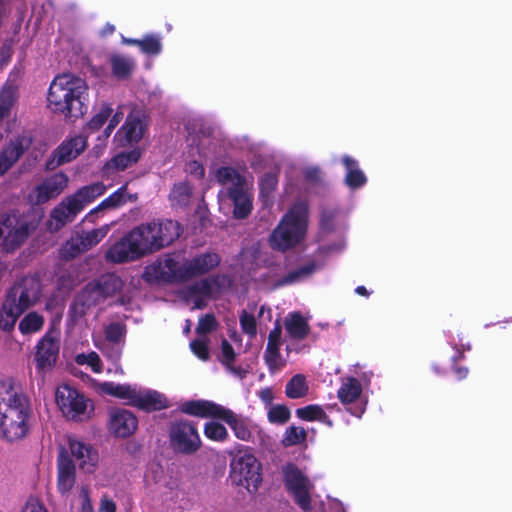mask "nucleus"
Masks as SVG:
<instances>
[{
	"instance_id": "41",
	"label": "nucleus",
	"mask_w": 512,
	"mask_h": 512,
	"mask_svg": "<svg viewBox=\"0 0 512 512\" xmlns=\"http://www.w3.org/2000/svg\"><path fill=\"white\" fill-rule=\"evenodd\" d=\"M318 268L319 266L316 263L309 262L300 268L288 273L287 276L281 281V284H293L303 281L312 275Z\"/></svg>"
},
{
	"instance_id": "13",
	"label": "nucleus",
	"mask_w": 512,
	"mask_h": 512,
	"mask_svg": "<svg viewBox=\"0 0 512 512\" xmlns=\"http://www.w3.org/2000/svg\"><path fill=\"white\" fill-rule=\"evenodd\" d=\"M39 219L30 221L27 217L8 214L0 218V246L6 251L17 249L36 228Z\"/></svg>"
},
{
	"instance_id": "1",
	"label": "nucleus",
	"mask_w": 512,
	"mask_h": 512,
	"mask_svg": "<svg viewBox=\"0 0 512 512\" xmlns=\"http://www.w3.org/2000/svg\"><path fill=\"white\" fill-rule=\"evenodd\" d=\"M180 226L172 220L141 224L110 246L106 259L113 263L135 261L172 243Z\"/></svg>"
},
{
	"instance_id": "42",
	"label": "nucleus",
	"mask_w": 512,
	"mask_h": 512,
	"mask_svg": "<svg viewBox=\"0 0 512 512\" xmlns=\"http://www.w3.org/2000/svg\"><path fill=\"white\" fill-rule=\"evenodd\" d=\"M291 412L286 405H270L267 411V419L271 424L283 425L289 421Z\"/></svg>"
},
{
	"instance_id": "18",
	"label": "nucleus",
	"mask_w": 512,
	"mask_h": 512,
	"mask_svg": "<svg viewBox=\"0 0 512 512\" xmlns=\"http://www.w3.org/2000/svg\"><path fill=\"white\" fill-rule=\"evenodd\" d=\"M104 300L102 292L94 283H89L76 297L70 313L74 321L83 318L90 310Z\"/></svg>"
},
{
	"instance_id": "50",
	"label": "nucleus",
	"mask_w": 512,
	"mask_h": 512,
	"mask_svg": "<svg viewBox=\"0 0 512 512\" xmlns=\"http://www.w3.org/2000/svg\"><path fill=\"white\" fill-rule=\"evenodd\" d=\"M126 329L121 323H112L105 329L106 339L112 343H119L125 336Z\"/></svg>"
},
{
	"instance_id": "8",
	"label": "nucleus",
	"mask_w": 512,
	"mask_h": 512,
	"mask_svg": "<svg viewBox=\"0 0 512 512\" xmlns=\"http://www.w3.org/2000/svg\"><path fill=\"white\" fill-rule=\"evenodd\" d=\"M93 387L100 395H110L123 400L126 404L143 410H160L169 407L165 395L155 390L144 389L137 385L116 384L114 382H97L92 380Z\"/></svg>"
},
{
	"instance_id": "5",
	"label": "nucleus",
	"mask_w": 512,
	"mask_h": 512,
	"mask_svg": "<svg viewBox=\"0 0 512 512\" xmlns=\"http://www.w3.org/2000/svg\"><path fill=\"white\" fill-rule=\"evenodd\" d=\"M220 263L216 253H204L190 259L181 255L167 256L147 266L145 277L148 281L186 280L209 272Z\"/></svg>"
},
{
	"instance_id": "48",
	"label": "nucleus",
	"mask_w": 512,
	"mask_h": 512,
	"mask_svg": "<svg viewBox=\"0 0 512 512\" xmlns=\"http://www.w3.org/2000/svg\"><path fill=\"white\" fill-rule=\"evenodd\" d=\"M139 47L141 51L145 54L157 55L162 50L161 39L159 36L156 35H148L141 39Z\"/></svg>"
},
{
	"instance_id": "37",
	"label": "nucleus",
	"mask_w": 512,
	"mask_h": 512,
	"mask_svg": "<svg viewBox=\"0 0 512 512\" xmlns=\"http://www.w3.org/2000/svg\"><path fill=\"white\" fill-rule=\"evenodd\" d=\"M309 392L306 377L302 374L294 375L285 386V394L290 399L305 397Z\"/></svg>"
},
{
	"instance_id": "40",
	"label": "nucleus",
	"mask_w": 512,
	"mask_h": 512,
	"mask_svg": "<svg viewBox=\"0 0 512 512\" xmlns=\"http://www.w3.org/2000/svg\"><path fill=\"white\" fill-rule=\"evenodd\" d=\"M45 320L44 317L37 312H29L19 323V331L23 335L37 333L42 330Z\"/></svg>"
},
{
	"instance_id": "59",
	"label": "nucleus",
	"mask_w": 512,
	"mask_h": 512,
	"mask_svg": "<svg viewBox=\"0 0 512 512\" xmlns=\"http://www.w3.org/2000/svg\"><path fill=\"white\" fill-rule=\"evenodd\" d=\"M122 118H123V113L119 112V111H117L112 116V118L109 121L108 126L104 130V139H107L110 136V134L112 133L114 128L119 124V122L122 120Z\"/></svg>"
},
{
	"instance_id": "55",
	"label": "nucleus",
	"mask_w": 512,
	"mask_h": 512,
	"mask_svg": "<svg viewBox=\"0 0 512 512\" xmlns=\"http://www.w3.org/2000/svg\"><path fill=\"white\" fill-rule=\"evenodd\" d=\"M216 326L215 318L212 315H206L199 320L197 326V333L199 336L205 335L206 333L212 331Z\"/></svg>"
},
{
	"instance_id": "39",
	"label": "nucleus",
	"mask_w": 512,
	"mask_h": 512,
	"mask_svg": "<svg viewBox=\"0 0 512 512\" xmlns=\"http://www.w3.org/2000/svg\"><path fill=\"white\" fill-rule=\"evenodd\" d=\"M93 283L99 287L104 299L116 294L123 287V282L120 277L114 274L104 275Z\"/></svg>"
},
{
	"instance_id": "6",
	"label": "nucleus",
	"mask_w": 512,
	"mask_h": 512,
	"mask_svg": "<svg viewBox=\"0 0 512 512\" xmlns=\"http://www.w3.org/2000/svg\"><path fill=\"white\" fill-rule=\"evenodd\" d=\"M182 411L197 417L223 420L230 427L234 436L241 441L252 443L265 441L264 430L252 419L212 401H188L182 405Z\"/></svg>"
},
{
	"instance_id": "47",
	"label": "nucleus",
	"mask_w": 512,
	"mask_h": 512,
	"mask_svg": "<svg viewBox=\"0 0 512 512\" xmlns=\"http://www.w3.org/2000/svg\"><path fill=\"white\" fill-rule=\"evenodd\" d=\"M84 253L76 235L72 236L61 248L60 256L63 259H72Z\"/></svg>"
},
{
	"instance_id": "63",
	"label": "nucleus",
	"mask_w": 512,
	"mask_h": 512,
	"mask_svg": "<svg viewBox=\"0 0 512 512\" xmlns=\"http://www.w3.org/2000/svg\"><path fill=\"white\" fill-rule=\"evenodd\" d=\"M259 398L262 400V402H264L268 407H270V405H273L272 404V401H273V398H274V395H273V392L270 388H265V389H262L260 392H259Z\"/></svg>"
},
{
	"instance_id": "31",
	"label": "nucleus",
	"mask_w": 512,
	"mask_h": 512,
	"mask_svg": "<svg viewBox=\"0 0 512 512\" xmlns=\"http://www.w3.org/2000/svg\"><path fill=\"white\" fill-rule=\"evenodd\" d=\"M215 178L218 183L227 186V190L229 188L242 187L250 182L231 167H221L217 169Z\"/></svg>"
},
{
	"instance_id": "62",
	"label": "nucleus",
	"mask_w": 512,
	"mask_h": 512,
	"mask_svg": "<svg viewBox=\"0 0 512 512\" xmlns=\"http://www.w3.org/2000/svg\"><path fill=\"white\" fill-rule=\"evenodd\" d=\"M100 512H116V504L107 496H103L99 507Z\"/></svg>"
},
{
	"instance_id": "25",
	"label": "nucleus",
	"mask_w": 512,
	"mask_h": 512,
	"mask_svg": "<svg viewBox=\"0 0 512 512\" xmlns=\"http://www.w3.org/2000/svg\"><path fill=\"white\" fill-rule=\"evenodd\" d=\"M57 490L66 496L70 494L76 484V465L66 458V456H57Z\"/></svg>"
},
{
	"instance_id": "24",
	"label": "nucleus",
	"mask_w": 512,
	"mask_h": 512,
	"mask_svg": "<svg viewBox=\"0 0 512 512\" xmlns=\"http://www.w3.org/2000/svg\"><path fill=\"white\" fill-rule=\"evenodd\" d=\"M219 288L218 279L202 280L187 289L185 293L186 301L192 303L193 308H201L207 299L218 293Z\"/></svg>"
},
{
	"instance_id": "60",
	"label": "nucleus",
	"mask_w": 512,
	"mask_h": 512,
	"mask_svg": "<svg viewBox=\"0 0 512 512\" xmlns=\"http://www.w3.org/2000/svg\"><path fill=\"white\" fill-rule=\"evenodd\" d=\"M122 118H123V113L119 112V111H117L112 116V118L109 121L108 126L104 130V139H107L110 136V134L112 133L114 128L119 124V122L122 120Z\"/></svg>"
},
{
	"instance_id": "21",
	"label": "nucleus",
	"mask_w": 512,
	"mask_h": 512,
	"mask_svg": "<svg viewBox=\"0 0 512 512\" xmlns=\"http://www.w3.org/2000/svg\"><path fill=\"white\" fill-rule=\"evenodd\" d=\"M30 138L27 136H16L3 146L0 152V176L8 171L20 158L23 152L30 146Z\"/></svg>"
},
{
	"instance_id": "51",
	"label": "nucleus",
	"mask_w": 512,
	"mask_h": 512,
	"mask_svg": "<svg viewBox=\"0 0 512 512\" xmlns=\"http://www.w3.org/2000/svg\"><path fill=\"white\" fill-rule=\"evenodd\" d=\"M260 193L264 198H268L277 185V176L275 173H268L260 180Z\"/></svg>"
},
{
	"instance_id": "29",
	"label": "nucleus",
	"mask_w": 512,
	"mask_h": 512,
	"mask_svg": "<svg viewBox=\"0 0 512 512\" xmlns=\"http://www.w3.org/2000/svg\"><path fill=\"white\" fill-rule=\"evenodd\" d=\"M281 327L277 325L268 336V343L265 352L266 361L270 366L277 367L281 364L280 347L281 341Z\"/></svg>"
},
{
	"instance_id": "54",
	"label": "nucleus",
	"mask_w": 512,
	"mask_h": 512,
	"mask_svg": "<svg viewBox=\"0 0 512 512\" xmlns=\"http://www.w3.org/2000/svg\"><path fill=\"white\" fill-rule=\"evenodd\" d=\"M13 91L5 89L0 93V119L8 112L13 104Z\"/></svg>"
},
{
	"instance_id": "64",
	"label": "nucleus",
	"mask_w": 512,
	"mask_h": 512,
	"mask_svg": "<svg viewBox=\"0 0 512 512\" xmlns=\"http://www.w3.org/2000/svg\"><path fill=\"white\" fill-rule=\"evenodd\" d=\"M304 175L308 180L317 181L320 179L321 172L317 167H307L304 170Z\"/></svg>"
},
{
	"instance_id": "27",
	"label": "nucleus",
	"mask_w": 512,
	"mask_h": 512,
	"mask_svg": "<svg viewBox=\"0 0 512 512\" xmlns=\"http://www.w3.org/2000/svg\"><path fill=\"white\" fill-rule=\"evenodd\" d=\"M252 182L238 187L229 188L228 196L233 202V214L236 218L242 219L247 217L252 210Z\"/></svg>"
},
{
	"instance_id": "33",
	"label": "nucleus",
	"mask_w": 512,
	"mask_h": 512,
	"mask_svg": "<svg viewBox=\"0 0 512 512\" xmlns=\"http://www.w3.org/2000/svg\"><path fill=\"white\" fill-rule=\"evenodd\" d=\"M287 333L295 339H302L308 333L307 320L299 313H291L285 319Z\"/></svg>"
},
{
	"instance_id": "26",
	"label": "nucleus",
	"mask_w": 512,
	"mask_h": 512,
	"mask_svg": "<svg viewBox=\"0 0 512 512\" xmlns=\"http://www.w3.org/2000/svg\"><path fill=\"white\" fill-rule=\"evenodd\" d=\"M87 141L83 136H74L65 140L54 152L52 162L62 165L74 160L86 148Z\"/></svg>"
},
{
	"instance_id": "57",
	"label": "nucleus",
	"mask_w": 512,
	"mask_h": 512,
	"mask_svg": "<svg viewBox=\"0 0 512 512\" xmlns=\"http://www.w3.org/2000/svg\"><path fill=\"white\" fill-rule=\"evenodd\" d=\"M235 353L233 347L226 341L223 340L221 345V362L227 367L234 361Z\"/></svg>"
},
{
	"instance_id": "44",
	"label": "nucleus",
	"mask_w": 512,
	"mask_h": 512,
	"mask_svg": "<svg viewBox=\"0 0 512 512\" xmlns=\"http://www.w3.org/2000/svg\"><path fill=\"white\" fill-rule=\"evenodd\" d=\"M191 193L192 189L187 183L176 184L170 193V201L174 206H184L188 204Z\"/></svg>"
},
{
	"instance_id": "17",
	"label": "nucleus",
	"mask_w": 512,
	"mask_h": 512,
	"mask_svg": "<svg viewBox=\"0 0 512 512\" xmlns=\"http://www.w3.org/2000/svg\"><path fill=\"white\" fill-rule=\"evenodd\" d=\"M68 177L64 173H56L46 178L30 193L29 200L34 204H42L59 196L67 187Z\"/></svg>"
},
{
	"instance_id": "28",
	"label": "nucleus",
	"mask_w": 512,
	"mask_h": 512,
	"mask_svg": "<svg viewBox=\"0 0 512 512\" xmlns=\"http://www.w3.org/2000/svg\"><path fill=\"white\" fill-rule=\"evenodd\" d=\"M342 163L346 168L345 183L349 188L357 189L366 183V177L355 159L344 156Z\"/></svg>"
},
{
	"instance_id": "56",
	"label": "nucleus",
	"mask_w": 512,
	"mask_h": 512,
	"mask_svg": "<svg viewBox=\"0 0 512 512\" xmlns=\"http://www.w3.org/2000/svg\"><path fill=\"white\" fill-rule=\"evenodd\" d=\"M22 512H48V510L38 497L31 496L27 499Z\"/></svg>"
},
{
	"instance_id": "30",
	"label": "nucleus",
	"mask_w": 512,
	"mask_h": 512,
	"mask_svg": "<svg viewBox=\"0 0 512 512\" xmlns=\"http://www.w3.org/2000/svg\"><path fill=\"white\" fill-rule=\"evenodd\" d=\"M23 312L13 303V300L6 298L0 310V328L4 331H11Z\"/></svg>"
},
{
	"instance_id": "15",
	"label": "nucleus",
	"mask_w": 512,
	"mask_h": 512,
	"mask_svg": "<svg viewBox=\"0 0 512 512\" xmlns=\"http://www.w3.org/2000/svg\"><path fill=\"white\" fill-rule=\"evenodd\" d=\"M285 483L293 494L297 504L304 510L310 507V493L313 485L306 476L294 465H288L284 470Z\"/></svg>"
},
{
	"instance_id": "14",
	"label": "nucleus",
	"mask_w": 512,
	"mask_h": 512,
	"mask_svg": "<svg viewBox=\"0 0 512 512\" xmlns=\"http://www.w3.org/2000/svg\"><path fill=\"white\" fill-rule=\"evenodd\" d=\"M170 441L176 451L185 454L197 451L201 445L196 427L187 421H179L171 426Z\"/></svg>"
},
{
	"instance_id": "22",
	"label": "nucleus",
	"mask_w": 512,
	"mask_h": 512,
	"mask_svg": "<svg viewBox=\"0 0 512 512\" xmlns=\"http://www.w3.org/2000/svg\"><path fill=\"white\" fill-rule=\"evenodd\" d=\"M362 392V387L359 381L355 378H346L343 380L339 390H338V398L340 401L345 404H355V408H349L351 414L360 417L365 407L362 402L359 400Z\"/></svg>"
},
{
	"instance_id": "58",
	"label": "nucleus",
	"mask_w": 512,
	"mask_h": 512,
	"mask_svg": "<svg viewBox=\"0 0 512 512\" xmlns=\"http://www.w3.org/2000/svg\"><path fill=\"white\" fill-rule=\"evenodd\" d=\"M185 169L187 173L199 179H201L205 173L203 165L197 160L188 162Z\"/></svg>"
},
{
	"instance_id": "23",
	"label": "nucleus",
	"mask_w": 512,
	"mask_h": 512,
	"mask_svg": "<svg viewBox=\"0 0 512 512\" xmlns=\"http://www.w3.org/2000/svg\"><path fill=\"white\" fill-rule=\"evenodd\" d=\"M35 361L40 370L51 369L57 360L59 343L50 334H46L37 344Z\"/></svg>"
},
{
	"instance_id": "52",
	"label": "nucleus",
	"mask_w": 512,
	"mask_h": 512,
	"mask_svg": "<svg viewBox=\"0 0 512 512\" xmlns=\"http://www.w3.org/2000/svg\"><path fill=\"white\" fill-rule=\"evenodd\" d=\"M192 352L201 360H207L209 358V350L206 343L205 336H199L198 339L190 343Z\"/></svg>"
},
{
	"instance_id": "2",
	"label": "nucleus",
	"mask_w": 512,
	"mask_h": 512,
	"mask_svg": "<svg viewBox=\"0 0 512 512\" xmlns=\"http://www.w3.org/2000/svg\"><path fill=\"white\" fill-rule=\"evenodd\" d=\"M180 226L172 220L141 224L110 246L106 259L113 263L135 261L172 243Z\"/></svg>"
},
{
	"instance_id": "34",
	"label": "nucleus",
	"mask_w": 512,
	"mask_h": 512,
	"mask_svg": "<svg viewBox=\"0 0 512 512\" xmlns=\"http://www.w3.org/2000/svg\"><path fill=\"white\" fill-rule=\"evenodd\" d=\"M109 230L110 226L104 225L91 231L77 233L76 236L82 249L86 252L100 243L106 237Z\"/></svg>"
},
{
	"instance_id": "11",
	"label": "nucleus",
	"mask_w": 512,
	"mask_h": 512,
	"mask_svg": "<svg viewBox=\"0 0 512 512\" xmlns=\"http://www.w3.org/2000/svg\"><path fill=\"white\" fill-rule=\"evenodd\" d=\"M229 478L233 485L256 493L262 483V465L252 452L246 450L231 460Z\"/></svg>"
},
{
	"instance_id": "43",
	"label": "nucleus",
	"mask_w": 512,
	"mask_h": 512,
	"mask_svg": "<svg viewBox=\"0 0 512 512\" xmlns=\"http://www.w3.org/2000/svg\"><path fill=\"white\" fill-rule=\"evenodd\" d=\"M75 362L80 366L88 367L94 373H101L103 370L100 356L94 351L76 355Z\"/></svg>"
},
{
	"instance_id": "12",
	"label": "nucleus",
	"mask_w": 512,
	"mask_h": 512,
	"mask_svg": "<svg viewBox=\"0 0 512 512\" xmlns=\"http://www.w3.org/2000/svg\"><path fill=\"white\" fill-rule=\"evenodd\" d=\"M62 455L86 474H93L99 465L98 451L90 443L74 435L66 436L59 444L57 456Z\"/></svg>"
},
{
	"instance_id": "38",
	"label": "nucleus",
	"mask_w": 512,
	"mask_h": 512,
	"mask_svg": "<svg viewBox=\"0 0 512 512\" xmlns=\"http://www.w3.org/2000/svg\"><path fill=\"white\" fill-rule=\"evenodd\" d=\"M110 64L112 72L117 78L129 76L135 66V62L132 58L119 54L110 57Z\"/></svg>"
},
{
	"instance_id": "61",
	"label": "nucleus",
	"mask_w": 512,
	"mask_h": 512,
	"mask_svg": "<svg viewBox=\"0 0 512 512\" xmlns=\"http://www.w3.org/2000/svg\"><path fill=\"white\" fill-rule=\"evenodd\" d=\"M80 497L82 498V510L83 512H92V504L89 499V491L87 487H81Z\"/></svg>"
},
{
	"instance_id": "49",
	"label": "nucleus",
	"mask_w": 512,
	"mask_h": 512,
	"mask_svg": "<svg viewBox=\"0 0 512 512\" xmlns=\"http://www.w3.org/2000/svg\"><path fill=\"white\" fill-rule=\"evenodd\" d=\"M112 109L108 105H104L100 110L91 118L88 123V129L95 131L101 128L104 123L111 116Z\"/></svg>"
},
{
	"instance_id": "20",
	"label": "nucleus",
	"mask_w": 512,
	"mask_h": 512,
	"mask_svg": "<svg viewBox=\"0 0 512 512\" xmlns=\"http://www.w3.org/2000/svg\"><path fill=\"white\" fill-rule=\"evenodd\" d=\"M138 427L136 416L125 409H115L109 413L108 430L116 437L131 436Z\"/></svg>"
},
{
	"instance_id": "46",
	"label": "nucleus",
	"mask_w": 512,
	"mask_h": 512,
	"mask_svg": "<svg viewBox=\"0 0 512 512\" xmlns=\"http://www.w3.org/2000/svg\"><path fill=\"white\" fill-rule=\"evenodd\" d=\"M204 435L213 441H224L228 438V431L224 425L210 421L204 426Z\"/></svg>"
},
{
	"instance_id": "3",
	"label": "nucleus",
	"mask_w": 512,
	"mask_h": 512,
	"mask_svg": "<svg viewBox=\"0 0 512 512\" xmlns=\"http://www.w3.org/2000/svg\"><path fill=\"white\" fill-rule=\"evenodd\" d=\"M30 414V400L15 381H0V436L11 442L24 438L29 431Z\"/></svg>"
},
{
	"instance_id": "32",
	"label": "nucleus",
	"mask_w": 512,
	"mask_h": 512,
	"mask_svg": "<svg viewBox=\"0 0 512 512\" xmlns=\"http://www.w3.org/2000/svg\"><path fill=\"white\" fill-rule=\"evenodd\" d=\"M140 148L136 147L129 151L121 152L112 158L105 166L106 170H125L126 168L137 163L141 157Z\"/></svg>"
},
{
	"instance_id": "16",
	"label": "nucleus",
	"mask_w": 512,
	"mask_h": 512,
	"mask_svg": "<svg viewBox=\"0 0 512 512\" xmlns=\"http://www.w3.org/2000/svg\"><path fill=\"white\" fill-rule=\"evenodd\" d=\"M40 293L39 280L34 277H25L12 287L6 298L13 300L16 306L25 311L38 302Z\"/></svg>"
},
{
	"instance_id": "36",
	"label": "nucleus",
	"mask_w": 512,
	"mask_h": 512,
	"mask_svg": "<svg viewBox=\"0 0 512 512\" xmlns=\"http://www.w3.org/2000/svg\"><path fill=\"white\" fill-rule=\"evenodd\" d=\"M127 186L124 185L121 188H119L117 191L112 193L109 197L104 199L97 207L92 209L89 214L86 216V219L91 218L94 214L98 213L99 211L105 210V209H111L116 208L127 201V193H126Z\"/></svg>"
},
{
	"instance_id": "35",
	"label": "nucleus",
	"mask_w": 512,
	"mask_h": 512,
	"mask_svg": "<svg viewBox=\"0 0 512 512\" xmlns=\"http://www.w3.org/2000/svg\"><path fill=\"white\" fill-rule=\"evenodd\" d=\"M296 416L304 421H319L332 427L333 423L324 409L316 404L307 405L296 410Z\"/></svg>"
},
{
	"instance_id": "53",
	"label": "nucleus",
	"mask_w": 512,
	"mask_h": 512,
	"mask_svg": "<svg viewBox=\"0 0 512 512\" xmlns=\"http://www.w3.org/2000/svg\"><path fill=\"white\" fill-rule=\"evenodd\" d=\"M240 324L242 330L246 334H248L251 337L256 335V320L253 314L248 313L247 311H243L242 314L240 315Z\"/></svg>"
},
{
	"instance_id": "10",
	"label": "nucleus",
	"mask_w": 512,
	"mask_h": 512,
	"mask_svg": "<svg viewBox=\"0 0 512 512\" xmlns=\"http://www.w3.org/2000/svg\"><path fill=\"white\" fill-rule=\"evenodd\" d=\"M55 401L63 416L68 420L85 422L93 416V401L68 384H61L57 387Z\"/></svg>"
},
{
	"instance_id": "4",
	"label": "nucleus",
	"mask_w": 512,
	"mask_h": 512,
	"mask_svg": "<svg viewBox=\"0 0 512 512\" xmlns=\"http://www.w3.org/2000/svg\"><path fill=\"white\" fill-rule=\"evenodd\" d=\"M89 87L86 81L72 74H61L50 84L47 106L67 119L82 117L88 106Z\"/></svg>"
},
{
	"instance_id": "9",
	"label": "nucleus",
	"mask_w": 512,
	"mask_h": 512,
	"mask_svg": "<svg viewBox=\"0 0 512 512\" xmlns=\"http://www.w3.org/2000/svg\"><path fill=\"white\" fill-rule=\"evenodd\" d=\"M307 230V206L304 203L293 206L282 218L270 235V246L286 251L301 243Z\"/></svg>"
},
{
	"instance_id": "19",
	"label": "nucleus",
	"mask_w": 512,
	"mask_h": 512,
	"mask_svg": "<svg viewBox=\"0 0 512 512\" xmlns=\"http://www.w3.org/2000/svg\"><path fill=\"white\" fill-rule=\"evenodd\" d=\"M145 129L143 115L133 112L127 116L124 125L117 131L115 140L121 146L138 143L143 138Z\"/></svg>"
},
{
	"instance_id": "45",
	"label": "nucleus",
	"mask_w": 512,
	"mask_h": 512,
	"mask_svg": "<svg viewBox=\"0 0 512 512\" xmlns=\"http://www.w3.org/2000/svg\"><path fill=\"white\" fill-rule=\"evenodd\" d=\"M307 433L303 427L289 426L283 435L284 446H294L303 443L306 440Z\"/></svg>"
},
{
	"instance_id": "7",
	"label": "nucleus",
	"mask_w": 512,
	"mask_h": 512,
	"mask_svg": "<svg viewBox=\"0 0 512 512\" xmlns=\"http://www.w3.org/2000/svg\"><path fill=\"white\" fill-rule=\"evenodd\" d=\"M107 187L101 183H93L78 189L75 193L65 197L50 212L46 223L50 232H56L75 220L77 215L92 203L96 198L102 196Z\"/></svg>"
}]
</instances>
